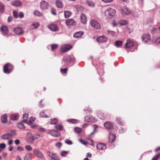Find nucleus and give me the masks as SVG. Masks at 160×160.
I'll return each instance as SVG.
<instances>
[{"instance_id": "37998d69", "label": "nucleus", "mask_w": 160, "mask_h": 160, "mask_svg": "<svg viewBox=\"0 0 160 160\" xmlns=\"http://www.w3.org/2000/svg\"><path fill=\"white\" fill-rule=\"evenodd\" d=\"M36 119L35 118L32 117H31L30 119L28 121L27 123L28 124H30L32 123L33 121H34Z\"/></svg>"}, {"instance_id": "72a5a7b5", "label": "nucleus", "mask_w": 160, "mask_h": 160, "mask_svg": "<svg viewBox=\"0 0 160 160\" xmlns=\"http://www.w3.org/2000/svg\"><path fill=\"white\" fill-rule=\"evenodd\" d=\"M18 114H13L11 115L10 118L12 120H16L18 117Z\"/></svg>"}, {"instance_id": "69168bd1", "label": "nucleus", "mask_w": 160, "mask_h": 160, "mask_svg": "<svg viewBox=\"0 0 160 160\" xmlns=\"http://www.w3.org/2000/svg\"><path fill=\"white\" fill-rule=\"evenodd\" d=\"M65 142L66 144L69 145H71L72 144V142L69 140L65 141Z\"/></svg>"}, {"instance_id": "ddd939ff", "label": "nucleus", "mask_w": 160, "mask_h": 160, "mask_svg": "<svg viewBox=\"0 0 160 160\" xmlns=\"http://www.w3.org/2000/svg\"><path fill=\"white\" fill-rule=\"evenodd\" d=\"M107 38L105 36H100L97 39V41L99 43H104L107 41Z\"/></svg>"}, {"instance_id": "774afa93", "label": "nucleus", "mask_w": 160, "mask_h": 160, "mask_svg": "<svg viewBox=\"0 0 160 160\" xmlns=\"http://www.w3.org/2000/svg\"><path fill=\"white\" fill-rule=\"evenodd\" d=\"M32 25L35 28H37L38 27L39 24L38 23H33Z\"/></svg>"}, {"instance_id": "052dcab7", "label": "nucleus", "mask_w": 160, "mask_h": 160, "mask_svg": "<svg viewBox=\"0 0 160 160\" xmlns=\"http://www.w3.org/2000/svg\"><path fill=\"white\" fill-rule=\"evenodd\" d=\"M157 30L158 29L157 28H153L152 29V30H151V32L152 34H154L156 32Z\"/></svg>"}, {"instance_id": "680f3d73", "label": "nucleus", "mask_w": 160, "mask_h": 160, "mask_svg": "<svg viewBox=\"0 0 160 160\" xmlns=\"http://www.w3.org/2000/svg\"><path fill=\"white\" fill-rule=\"evenodd\" d=\"M74 131L76 132L79 133L81 132V129L79 128L76 127L74 128Z\"/></svg>"}, {"instance_id": "864d4df0", "label": "nucleus", "mask_w": 160, "mask_h": 160, "mask_svg": "<svg viewBox=\"0 0 160 160\" xmlns=\"http://www.w3.org/2000/svg\"><path fill=\"white\" fill-rule=\"evenodd\" d=\"M127 23V22L126 20H123L120 21L119 22V24L122 26L124 25Z\"/></svg>"}, {"instance_id": "f8f14e48", "label": "nucleus", "mask_w": 160, "mask_h": 160, "mask_svg": "<svg viewBox=\"0 0 160 160\" xmlns=\"http://www.w3.org/2000/svg\"><path fill=\"white\" fill-rule=\"evenodd\" d=\"M14 32L17 35L22 34L23 32V29L20 27H16L14 28Z\"/></svg>"}, {"instance_id": "f704fd0d", "label": "nucleus", "mask_w": 160, "mask_h": 160, "mask_svg": "<svg viewBox=\"0 0 160 160\" xmlns=\"http://www.w3.org/2000/svg\"><path fill=\"white\" fill-rule=\"evenodd\" d=\"M86 2L88 6L91 7H94V6L95 3L93 2L88 0H87Z\"/></svg>"}, {"instance_id": "a211bd4d", "label": "nucleus", "mask_w": 160, "mask_h": 160, "mask_svg": "<svg viewBox=\"0 0 160 160\" xmlns=\"http://www.w3.org/2000/svg\"><path fill=\"white\" fill-rule=\"evenodd\" d=\"M105 128L107 129H112L113 127V125L111 122H107L104 123Z\"/></svg>"}, {"instance_id": "338daca9", "label": "nucleus", "mask_w": 160, "mask_h": 160, "mask_svg": "<svg viewBox=\"0 0 160 160\" xmlns=\"http://www.w3.org/2000/svg\"><path fill=\"white\" fill-rule=\"evenodd\" d=\"M62 145V143L61 142H58L56 144V146L58 148H60Z\"/></svg>"}, {"instance_id": "3c124183", "label": "nucleus", "mask_w": 160, "mask_h": 160, "mask_svg": "<svg viewBox=\"0 0 160 160\" xmlns=\"http://www.w3.org/2000/svg\"><path fill=\"white\" fill-rule=\"evenodd\" d=\"M4 6L2 2H0V12H2L4 11Z\"/></svg>"}, {"instance_id": "412c9836", "label": "nucleus", "mask_w": 160, "mask_h": 160, "mask_svg": "<svg viewBox=\"0 0 160 160\" xmlns=\"http://www.w3.org/2000/svg\"><path fill=\"white\" fill-rule=\"evenodd\" d=\"M12 5L15 7H19L21 6L22 3L18 1H14L12 2Z\"/></svg>"}, {"instance_id": "b1692460", "label": "nucleus", "mask_w": 160, "mask_h": 160, "mask_svg": "<svg viewBox=\"0 0 160 160\" xmlns=\"http://www.w3.org/2000/svg\"><path fill=\"white\" fill-rule=\"evenodd\" d=\"M1 138L3 140H8L10 139L11 138L9 134V133H7L6 134H4L2 135L1 136Z\"/></svg>"}, {"instance_id": "473e14b6", "label": "nucleus", "mask_w": 160, "mask_h": 160, "mask_svg": "<svg viewBox=\"0 0 160 160\" xmlns=\"http://www.w3.org/2000/svg\"><path fill=\"white\" fill-rule=\"evenodd\" d=\"M122 44V42L121 41H117L115 42L114 45L118 48L120 47Z\"/></svg>"}, {"instance_id": "e2e57ef3", "label": "nucleus", "mask_w": 160, "mask_h": 160, "mask_svg": "<svg viewBox=\"0 0 160 160\" xmlns=\"http://www.w3.org/2000/svg\"><path fill=\"white\" fill-rule=\"evenodd\" d=\"M126 131V129L125 128H122L120 129L119 130V132L120 133H122L125 132Z\"/></svg>"}, {"instance_id": "c03bdc74", "label": "nucleus", "mask_w": 160, "mask_h": 160, "mask_svg": "<svg viewBox=\"0 0 160 160\" xmlns=\"http://www.w3.org/2000/svg\"><path fill=\"white\" fill-rule=\"evenodd\" d=\"M46 111H42L40 113V116L42 118H47V115L45 114V112Z\"/></svg>"}, {"instance_id": "aec40b11", "label": "nucleus", "mask_w": 160, "mask_h": 160, "mask_svg": "<svg viewBox=\"0 0 160 160\" xmlns=\"http://www.w3.org/2000/svg\"><path fill=\"white\" fill-rule=\"evenodd\" d=\"M133 46V44L132 42L129 40H128L125 44V48H132Z\"/></svg>"}, {"instance_id": "4d7b16f0", "label": "nucleus", "mask_w": 160, "mask_h": 160, "mask_svg": "<svg viewBox=\"0 0 160 160\" xmlns=\"http://www.w3.org/2000/svg\"><path fill=\"white\" fill-rule=\"evenodd\" d=\"M93 126L94 128V129L93 130V132L91 133V134L92 135L97 132V130H96V129L98 127L96 125H94Z\"/></svg>"}, {"instance_id": "2f4dec72", "label": "nucleus", "mask_w": 160, "mask_h": 160, "mask_svg": "<svg viewBox=\"0 0 160 160\" xmlns=\"http://www.w3.org/2000/svg\"><path fill=\"white\" fill-rule=\"evenodd\" d=\"M8 133L11 138L12 137L16 136L17 135L16 131L15 130H11L10 132Z\"/></svg>"}, {"instance_id": "c85d7f7f", "label": "nucleus", "mask_w": 160, "mask_h": 160, "mask_svg": "<svg viewBox=\"0 0 160 160\" xmlns=\"http://www.w3.org/2000/svg\"><path fill=\"white\" fill-rule=\"evenodd\" d=\"M81 22L84 23H86L87 22V18L84 14H82L81 16Z\"/></svg>"}, {"instance_id": "2eb2a0df", "label": "nucleus", "mask_w": 160, "mask_h": 160, "mask_svg": "<svg viewBox=\"0 0 160 160\" xmlns=\"http://www.w3.org/2000/svg\"><path fill=\"white\" fill-rule=\"evenodd\" d=\"M1 31L3 35L8 37V31L7 27L5 26H2L1 27Z\"/></svg>"}, {"instance_id": "8fccbe9b", "label": "nucleus", "mask_w": 160, "mask_h": 160, "mask_svg": "<svg viewBox=\"0 0 160 160\" xmlns=\"http://www.w3.org/2000/svg\"><path fill=\"white\" fill-rule=\"evenodd\" d=\"M56 129L58 130H62V129L63 126L60 124H58L55 126Z\"/></svg>"}, {"instance_id": "603ef678", "label": "nucleus", "mask_w": 160, "mask_h": 160, "mask_svg": "<svg viewBox=\"0 0 160 160\" xmlns=\"http://www.w3.org/2000/svg\"><path fill=\"white\" fill-rule=\"evenodd\" d=\"M58 47V45L57 44H52L51 45V49L52 51H54L55 49H56Z\"/></svg>"}, {"instance_id": "20e7f679", "label": "nucleus", "mask_w": 160, "mask_h": 160, "mask_svg": "<svg viewBox=\"0 0 160 160\" xmlns=\"http://www.w3.org/2000/svg\"><path fill=\"white\" fill-rule=\"evenodd\" d=\"M142 39L144 43H149L151 41L150 35L149 34H144L142 36Z\"/></svg>"}, {"instance_id": "e433bc0d", "label": "nucleus", "mask_w": 160, "mask_h": 160, "mask_svg": "<svg viewBox=\"0 0 160 160\" xmlns=\"http://www.w3.org/2000/svg\"><path fill=\"white\" fill-rule=\"evenodd\" d=\"M34 14L35 16L39 17H42V14L38 10L35 11L34 12Z\"/></svg>"}, {"instance_id": "6ab92c4d", "label": "nucleus", "mask_w": 160, "mask_h": 160, "mask_svg": "<svg viewBox=\"0 0 160 160\" xmlns=\"http://www.w3.org/2000/svg\"><path fill=\"white\" fill-rule=\"evenodd\" d=\"M97 148L99 150H103L106 148V146L105 144L100 143L97 144Z\"/></svg>"}, {"instance_id": "7c9ffc66", "label": "nucleus", "mask_w": 160, "mask_h": 160, "mask_svg": "<svg viewBox=\"0 0 160 160\" xmlns=\"http://www.w3.org/2000/svg\"><path fill=\"white\" fill-rule=\"evenodd\" d=\"M75 9L78 12H81L82 11L83 8L81 6L77 5L74 7Z\"/></svg>"}, {"instance_id": "f3484780", "label": "nucleus", "mask_w": 160, "mask_h": 160, "mask_svg": "<svg viewBox=\"0 0 160 160\" xmlns=\"http://www.w3.org/2000/svg\"><path fill=\"white\" fill-rule=\"evenodd\" d=\"M66 23L68 26L74 25L76 24V22L73 19H70L66 20Z\"/></svg>"}, {"instance_id": "9b49d317", "label": "nucleus", "mask_w": 160, "mask_h": 160, "mask_svg": "<svg viewBox=\"0 0 160 160\" xmlns=\"http://www.w3.org/2000/svg\"><path fill=\"white\" fill-rule=\"evenodd\" d=\"M85 121L88 122H94L97 121L96 119L92 115L87 116L85 117Z\"/></svg>"}, {"instance_id": "f03ea898", "label": "nucleus", "mask_w": 160, "mask_h": 160, "mask_svg": "<svg viewBox=\"0 0 160 160\" xmlns=\"http://www.w3.org/2000/svg\"><path fill=\"white\" fill-rule=\"evenodd\" d=\"M116 13L115 9L109 8L105 11V14L106 16L111 18L115 15Z\"/></svg>"}, {"instance_id": "6e6552de", "label": "nucleus", "mask_w": 160, "mask_h": 160, "mask_svg": "<svg viewBox=\"0 0 160 160\" xmlns=\"http://www.w3.org/2000/svg\"><path fill=\"white\" fill-rule=\"evenodd\" d=\"M11 65L9 63H7L5 64L3 67V71L5 73H10L12 70L10 69Z\"/></svg>"}, {"instance_id": "4c0bfd02", "label": "nucleus", "mask_w": 160, "mask_h": 160, "mask_svg": "<svg viewBox=\"0 0 160 160\" xmlns=\"http://www.w3.org/2000/svg\"><path fill=\"white\" fill-rule=\"evenodd\" d=\"M139 11L138 10H136L134 11L132 13V14L133 16L135 18H138L139 16Z\"/></svg>"}, {"instance_id": "58836bf2", "label": "nucleus", "mask_w": 160, "mask_h": 160, "mask_svg": "<svg viewBox=\"0 0 160 160\" xmlns=\"http://www.w3.org/2000/svg\"><path fill=\"white\" fill-rule=\"evenodd\" d=\"M18 127L21 129H24L25 128V127L24 125L22 122H19L18 124Z\"/></svg>"}, {"instance_id": "a18cd8bd", "label": "nucleus", "mask_w": 160, "mask_h": 160, "mask_svg": "<svg viewBox=\"0 0 160 160\" xmlns=\"http://www.w3.org/2000/svg\"><path fill=\"white\" fill-rule=\"evenodd\" d=\"M117 122L121 125H123L124 124V122H123L122 120L120 118H117Z\"/></svg>"}, {"instance_id": "393cba45", "label": "nucleus", "mask_w": 160, "mask_h": 160, "mask_svg": "<svg viewBox=\"0 0 160 160\" xmlns=\"http://www.w3.org/2000/svg\"><path fill=\"white\" fill-rule=\"evenodd\" d=\"M56 3L57 7L58 8H61L63 7V4L62 2L60 0H56Z\"/></svg>"}, {"instance_id": "6e6d98bb", "label": "nucleus", "mask_w": 160, "mask_h": 160, "mask_svg": "<svg viewBox=\"0 0 160 160\" xmlns=\"http://www.w3.org/2000/svg\"><path fill=\"white\" fill-rule=\"evenodd\" d=\"M68 152L65 151H62V152L61 155L63 157H65L68 154Z\"/></svg>"}, {"instance_id": "13d9d810", "label": "nucleus", "mask_w": 160, "mask_h": 160, "mask_svg": "<svg viewBox=\"0 0 160 160\" xmlns=\"http://www.w3.org/2000/svg\"><path fill=\"white\" fill-rule=\"evenodd\" d=\"M13 15L14 17L16 18H18V14L17 12L14 11L13 12Z\"/></svg>"}, {"instance_id": "09e8293b", "label": "nucleus", "mask_w": 160, "mask_h": 160, "mask_svg": "<svg viewBox=\"0 0 160 160\" xmlns=\"http://www.w3.org/2000/svg\"><path fill=\"white\" fill-rule=\"evenodd\" d=\"M107 33L112 36H115V32L112 31H110L109 30H107Z\"/></svg>"}, {"instance_id": "9d476101", "label": "nucleus", "mask_w": 160, "mask_h": 160, "mask_svg": "<svg viewBox=\"0 0 160 160\" xmlns=\"http://www.w3.org/2000/svg\"><path fill=\"white\" fill-rule=\"evenodd\" d=\"M48 154L53 160H60L59 157L56 153L52 152H49L48 153Z\"/></svg>"}, {"instance_id": "c9c22d12", "label": "nucleus", "mask_w": 160, "mask_h": 160, "mask_svg": "<svg viewBox=\"0 0 160 160\" xmlns=\"http://www.w3.org/2000/svg\"><path fill=\"white\" fill-rule=\"evenodd\" d=\"M7 115L4 114L3 115L1 118V120L2 122H7Z\"/></svg>"}, {"instance_id": "7ed1b4c3", "label": "nucleus", "mask_w": 160, "mask_h": 160, "mask_svg": "<svg viewBox=\"0 0 160 160\" xmlns=\"http://www.w3.org/2000/svg\"><path fill=\"white\" fill-rule=\"evenodd\" d=\"M90 24L94 28L96 29H99L101 28L100 24L96 20L93 19L90 21Z\"/></svg>"}, {"instance_id": "a878e982", "label": "nucleus", "mask_w": 160, "mask_h": 160, "mask_svg": "<svg viewBox=\"0 0 160 160\" xmlns=\"http://www.w3.org/2000/svg\"><path fill=\"white\" fill-rule=\"evenodd\" d=\"M153 42L156 45H160V38H156L155 37L153 38L152 40Z\"/></svg>"}, {"instance_id": "c756f323", "label": "nucleus", "mask_w": 160, "mask_h": 160, "mask_svg": "<svg viewBox=\"0 0 160 160\" xmlns=\"http://www.w3.org/2000/svg\"><path fill=\"white\" fill-rule=\"evenodd\" d=\"M23 160H32L31 155L30 153H28L24 156Z\"/></svg>"}, {"instance_id": "4468645a", "label": "nucleus", "mask_w": 160, "mask_h": 160, "mask_svg": "<svg viewBox=\"0 0 160 160\" xmlns=\"http://www.w3.org/2000/svg\"><path fill=\"white\" fill-rule=\"evenodd\" d=\"M49 134L51 136L55 137H58L60 135V133L59 132L57 131L54 130L50 131L49 132Z\"/></svg>"}, {"instance_id": "39448f33", "label": "nucleus", "mask_w": 160, "mask_h": 160, "mask_svg": "<svg viewBox=\"0 0 160 160\" xmlns=\"http://www.w3.org/2000/svg\"><path fill=\"white\" fill-rule=\"evenodd\" d=\"M33 152L34 155L40 159H43L44 155L39 150L35 149L33 150Z\"/></svg>"}, {"instance_id": "0eeeda50", "label": "nucleus", "mask_w": 160, "mask_h": 160, "mask_svg": "<svg viewBox=\"0 0 160 160\" xmlns=\"http://www.w3.org/2000/svg\"><path fill=\"white\" fill-rule=\"evenodd\" d=\"M48 27L52 31L56 32L59 30L57 25L55 23H52L50 24L48 26Z\"/></svg>"}, {"instance_id": "bf43d9fd", "label": "nucleus", "mask_w": 160, "mask_h": 160, "mask_svg": "<svg viewBox=\"0 0 160 160\" xmlns=\"http://www.w3.org/2000/svg\"><path fill=\"white\" fill-rule=\"evenodd\" d=\"M61 72L63 73H66L68 71V68H67L62 69L61 68L60 70Z\"/></svg>"}, {"instance_id": "5701e85b", "label": "nucleus", "mask_w": 160, "mask_h": 160, "mask_svg": "<svg viewBox=\"0 0 160 160\" xmlns=\"http://www.w3.org/2000/svg\"><path fill=\"white\" fill-rule=\"evenodd\" d=\"M84 33V32L82 31L77 32L74 34L73 36L75 38H79L81 37Z\"/></svg>"}, {"instance_id": "f257e3e1", "label": "nucleus", "mask_w": 160, "mask_h": 160, "mask_svg": "<svg viewBox=\"0 0 160 160\" xmlns=\"http://www.w3.org/2000/svg\"><path fill=\"white\" fill-rule=\"evenodd\" d=\"M75 59L72 56L67 55L63 57L62 60V64L63 65H67L69 66H72Z\"/></svg>"}, {"instance_id": "5fc2aeb1", "label": "nucleus", "mask_w": 160, "mask_h": 160, "mask_svg": "<svg viewBox=\"0 0 160 160\" xmlns=\"http://www.w3.org/2000/svg\"><path fill=\"white\" fill-rule=\"evenodd\" d=\"M160 157V154H158L154 157L152 159V160H157Z\"/></svg>"}, {"instance_id": "4be33fe9", "label": "nucleus", "mask_w": 160, "mask_h": 160, "mask_svg": "<svg viewBox=\"0 0 160 160\" xmlns=\"http://www.w3.org/2000/svg\"><path fill=\"white\" fill-rule=\"evenodd\" d=\"M116 138L115 135L114 134L110 133L109 134V142H113Z\"/></svg>"}, {"instance_id": "cd10ccee", "label": "nucleus", "mask_w": 160, "mask_h": 160, "mask_svg": "<svg viewBox=\"0 0 160 160\" xmlns=\"http://www.w3.org/2000/svg\"><path fill=\"white\" fill-rule=\"evenodd\" d=\"M67 122H69L72 123H77L79 122V120L74 119H68L67 120Z\"/></svg>"}, {"instance_id": "1a4fd4ad", "label": "nucleus", "mask_w": 160, "mask_h": 160, "mask_svg": "<svg viewBox=\"0 0 160 160\" xmlns=\"http://www.w3.org/2000/svg\"><path fill=\"white\" fill-rule=\"evenodd\" d=\"M40 7L41 9L46 10L48 9L49 7V4L48 2L44 1H42L40 3Z\"/></svg>"}, {"instance_id": "49530a36", "label": "nucleus", "mask_w": 160, "mask_h": 160, "mask_svg": "<svg viewBox=\"0 0 160 160\" xmlns=\"http://www.w3.org/2000/svg\"><path fill=\"white\" fill-rule=\"evenodd\" d=\"M25 149L28 151H30L32 150V148L30 145H27L25 146Z\"/></svg>"}, {"instance_id": "423d86ee", "label": "nucleus", "mask_w": 160, "mask_h": 160, "mask_svg": "<svg viewBox=\"0 0 160 160\" xmlns=\"http://www.w3.org/2000/svg\"><path fill=\"white\" fill-rule=\"evenodd\" d=\"M120 10L122 13L123 14L129 15L131 13V10L126 7H121L120 8Z\"/></svg>"}, {"instance_id": "0e129e2a", "label": "nucleus", "mask_w": 160, "mask_h": 160, "mask_svg": "<svg viewBox=\"0 0 160 160\" xmlns=\"http://www.w3.org/2000/svg\"><path fill=\"white\" fill-rule=\"evenodd\" d=\"M6 147V145L4 143L0 144V148L1 149L5 148Z\"/></svg>"}, {"instance_id": "a19ab883", "label": "nucleus", "mask_w": 160, "mask_h": 160, "mask_svg": "<svg viewBox=\"0 0 160 160\" xmlns=\"http://www.w3.org/2000/svg\"><path fill=\"white\" fill-rule=\"evenodd\" d=\"M57 120L55 118H54L50 120L49 123L51 124H55L57 123Z\"/></svg>"}, {"instance_id": "dca6fc26", "label": "nucleus", "mask_w": 160, "mask_h": 160, "mask_svg": "<svg viewBox=\"0 0 160 160\" xmlns=\"http://www.w3.org/2000/svg\"><path fill=\"white\" fill-rule=\"evenodd\" d=\"M72 48V47L69 45H65L61 48V51L62 52H65L69 50Z\"/></svg>"}, {"instance_id": "ea45409f", "label": "nucleus", "mask_w": 160, "mask_h": 160, "mask_svg": "<svg viewBox=\"0 0 160 160\" xmlns=\"http://www.w3.org/2000/svg\"><path fill=\"white\" fill-rule=\"evenodd\" d=\"M65 17V18H68L72 15L71 12L67 11L65 12L64 13Z\"/></svg>"}, {"instance_id": "79ce46f5", "label": "nucleus", "mask_w": 160, "mask_h": 160, "mask_svg": "<svg viewBox=\"0 0 160 160\" xmlns=\"http://www.w3.org/2000/svg\"><path fill=\"white\" fill-rule=\"evenodd\" d=\"M28 114H24L23 115V118L24 119L22 120V122L27 123V119L28 117Z\"/></svg>"}, {"instance_id": "bb28decb", "label": "nucleus", "mask_w": 160, "mask_h": 160, "mask_svg": "<svg viewBox=\"0 0 160 160\" xmlns=\"http://www.w3.org/2000/svg\"><path fill=\"white\" fill-rule=\"evenodd\" d=\"M97 116L98 117L101 119H104L105 118L104 113L101 111H99L98 112Z\"/></svg>"}, {"instance_id": "de8ad7c7", "label": "nucleus", "mask_w": 160, "mask_h": 160, "mask_svg": "<svg viewBox=\"0 0 160 160\" xmlns=\"http://www.w3.org/2000/svg\"><path fill=\"white\" fill-rule=\"evenodd\" d=\"M16 149L18 152H21L24 150V148L23 147L19 146L17 147Z\"/></svg>"}]
</instances>
